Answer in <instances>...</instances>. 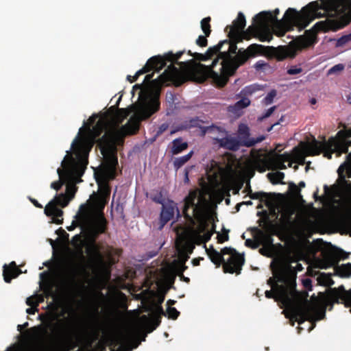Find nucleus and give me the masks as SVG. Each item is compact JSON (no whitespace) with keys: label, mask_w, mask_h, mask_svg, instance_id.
Wrapping results in <instances>:
<instances>
[{"label":"nucleus","mask_w":351,"mask_h":351,"mask_svg":"<svg viewBox=\"0 0 351 351\" xmlns=\"http://www.w3.org/2000/svg\"><path fill=\"white\" fill-rule=\"evenodd\" d=\"M289 158L290 156L287 154L277 155L276 159V167L280 169H285L287 167L285 165V162L288 161Z\"/></svg>","instance_id":"obj_37"},{"label":"nucleus","mask_w":351,"mask_h":351,"mask_svg":"<svg viewBox=\"0 0 351 351\" xmlns=\"http://www.w3.org/2000/svg\"><path fill=\"white\" fill-rule=\"evenodd\" d=\"M107 229V220L103 213L99 214L95 219L93 225V232L97 236L104 233Z\"/></svg>","instance_id":"obj_27"},{"label":"nucleus","mask_w":351,"mask_h":351,"mask_svg":"<svg viewBox=\"0 0 351 351\" xmlns=\"http://www.w3.org/2000/svg\"><path fill=\"white\" fill-rule=\"evenodd\" d=\"M141 319L147 324L148 331L149 332L154 330L161 323L160 315H155L152 319H149L147 315H143Z\"/></svg>","instance_id":"obj_32"},{"label":"nucleus","mask_w":351,"mask_h":351,"mask_svg":"<svg viewBox=\"0 0 351 351\" xmlns=\"http://www.w3.org/2000/svg\"><path fill=\"white\" fill-rule=\"evenodd\" d=\"M154 75V73L147 75L145 77L144 83L154 86H164L172 83L175 86H179L186 81L180 69L173 64L169 65L165 71L155 80H152Z\"/></svg>","instance_id":"obj_10"},{"label":"nucleus","mask_w":351,"mask_h":351,"mask_svg":"<svg viewBox=\"0 0 351 351\" xmlns=\"http://www.w3.org/2000/svg\"><path fill=\"white\" fill-rule=\"evenodd\" d=\"M336 182L328 186H324V195H318V189L313 193L315 201L322 204H336L337 220L350 237H351V152L348 153L346 161L338 169Z\"/></svg>","instance_id":"obj_4"},{"label":"nucleus","mask_w":351,"mask_h":351,"mask_svg":"<svg viewBox=\"0 0 351 351\" xmlns=\"http://www.w3.org/2000/svg\"><path fill=\"white\" fill-rule=\"evenodd\" d=\"M344 67L345 66L343 64H336V65L333 66L332 67H331L328 71V75H332V74L338 73L339 72L343 71L344 69Z\"/></svg>","instance_id":"obj_49"},{"label":"nucleus","mask_w":351,"mask_h":351,"mask_svg":"<svg viewBox=\"0 0 351 351\" xmlns=\"http://www.w3.org/2000/svg\"><path fill=\"white\" fill-rule=\"evenodd\" d=\"M160 101L156 97L147 95L143 98L141 95L140 101L126 108H117L114 113H110V119L114 118L121 123L130 114L134 113L128 123L122 127L128 134H134L139 129V121L149 118L160 109Z\"/></svg>","instance_id":"obj_5"},{"label":"nucleus","mask_w":351,"mask_h":351,"mask_svg":"<svg viewBox=\"0 0 351 351\" xmlns=\"http://www.w3.org/2000/svg\"><path fill=\"white\" fill-rule=\"evenodd\" d=\"M26 304L30 307H37L38 302H36V295L27 298L26 300Z\"/></svg>","instance_id":"obj_57"},{"label":"nucleus","mask_w":351,"mask_h":351,"mask_svg":"<svg viewBox=\"0 0 351 351\" xmlns=\"http://www.w3.org/2000/svg\"><path fill=\"white\" fill-rule=\"evenodd\" d=\"M227 32L229 40H227L228 43L225 44L228 45V49L226 51L220 53V56H221V58H232L230 54L236 53L237 50V44L241 41L238 40L239 38L236 36V34L234 32L232 29L228 28Z\"/></svg>","instance_id":"obj_22"},{"label":"nucleus","mask_w":351,"mask_h":351,"mask_svg":"<svg viewBox=\"0 0 351 351\" xmlns=\"http://www.w3.org/2000/svg\"><path fill=\"white\" fill-rule=\"evenodd\" d=\"M84 140L83 139H75V141L72 143V147L74 149L80 150L82 149L84 146Z\"/></svg>","instance_id":"obj_53"},{"label":"nucleus","mask_w":351,"mask_h":351,"mask_svg":"<svg viewBox=\"0 0 351 351\" xmlns=\"http://www.w3.org/2000/svg\"><path fill=\"white\" fill-rule=\"evenodd\" d=\"M229 230L225 228L223 229V234H217V240L219 243H223L229 239Z\"/></svg>","instance_id":"obj_48"},{"label":"nucleus","mask_w":351,"mask_h":351,"mask_svg":"<svg viewBox=\"0 0 351 351\" xmlns=\"http://www.w3.org/2000/svg\"><path fill=\"white\" fill-rule=\"evenodd\" d=\"M276 108V106H272L270 108H269L263 116L258 117V120L261 121L263 119L269 117L274 112Z\"/></svg>","instance_id":"obj_59"},{"label":"nucleus","mask_w":351,"mask_h":351,"mask_svg":"<svg viewBox=\"0 0 351 351\" xmlns=\"http://www.w3.org/2000/svg\"><path fill=\"white\" fill-rule=\"evenodd\" d=\"M141 319L147 324L148 331L149 332L154 330L161 323L160 315H155L152 319H149L147 315H143Z\"/></svg>","instance_id":"obj_31"},{"label":"nucleus","mask_w":351,"mask_h":351,"mask_svg":"<svg viewBox=\"0 0 351 351\" xmlns=\"http://www.w3.org/2000/svg\"><path fill=\"white\" fill-rule=\"evenodd\" d=\"M220 253H221L223 257L226 254L230 255L226 262L224 261L223 265L224 273L239 274L245 263L243 255L240 254L235 249L230 247H223Z\"/></svg>","instance_id":"obj_13"},{"label":"nucleus","mask_w":351,"mask_h":351,"mask_svg":"<svg viewBox=\"0 0 351 351\" xmlns=\"http://www.w3.org/2000/svg\"><path fill=\"white\" fill-rule=\"evenodd\" d=\"M171 144V152L173 155H177L182 153L189 147L188 143L186 142H184L181 137L174 139Z\"/></svg>","instance_id":"obj_29"},{"label":"nucleus","mask_w":351,"mask_h":351,"mask_svg":"<svg viewBox=\"0 0 351 351\" xmlns=\"http://www.w3.org/2000/svg\"><path fill=\"white\" fill-rule=\"evenodd\" d=\"M151 199L153 202L163 205L165 204V198L161 191H158L156 193L151 195Z\"/></svg>","instance_id":"obj_43"},{"label":"nucleus","mask_w":351,"mask_h":351,"mask_svg":"<svg viewBox=\"0 0 351 351\" xmlns=\"http://www.w3.org/2000/svg\"><path fill=\"white\" fill-rule=\"evenodd\" d=\"M167 314L169 319H176L180 315V312L175 307L168 306L167 308Z\"/></svg>","instance_id":"obj_42"},{"label":"nucleus","mask_w":351,"mask_h":351,"mask_svg":"<svg viewBox=\"0 0 351 351\" xmlns=\"http://www.w3.org/2000/svg\"><path fill=\"white\" fill-rule=\"evenodd\" d=\"M351 129L341 130L339 131L335 137H331L327 142L321 144L314 139L308 145V151L311 155H319L322 148L328 149L330 153L325 154L328 158H331L332 153H337L340 156L343 153H348V147L351 145Z\"/></svg>","instance_id":"obj_7"},{"label":"nucleus","mask_w":351,"mask_h":351,"mask_svg":"<svg viewBox=\"0 0 351 351\" xmlns=\"http://www.w3.org/2000/svg\"><path fill=\"white\" fill-rule=\"evenodd\" d=\"M86 253L88 255V267L93 271L99 272L106 267V263L104 256L101 252L100 247L95 241L88 244Z\"/></svg>","instance_id":"obj_16"},{"label":"nucleus","mask_w":351,"mask_h":351,"mask_svg":"<svg viewBox=\"0 0 351 351\" xmlns=\"http://www.w3.org/2000/svg\"><path fill=\"white\" fill-rule=\"evenodd\" d=\"M265 296L266 298H275V300L276 301H280L279 300H276V295L275 293V291L274 290V291H271V290H267L265 291Z\"/></svg>","instance_id":"obj_64"},{"label":"nucleus","mask_w":351,"mask_h":351,"mask_svg":"<svg viewBox=\"0 0 351 351\" xmlns=\"http://www.w3.org/2000/svg\"><path fill=\"white\" fill-rule=\"evenodd\" d=\"M75 191H73L70 198L66 194L60 193L56 195L53 199L50 201L45 208V214L47 217H51L53 222L56 224H62L63 223V211L58 207H66L70 199L73 197Z\"/></svg>","instance_id":"obj_12"},{"label":"nucleus","mask_w":351,"mask_h":351,"mask_svg":"<svg viewBox=\"0 0 351 351\" xmlns=\"http://www.w3.org/2000/svg\"><path fill=\"white\" fill-rule=\"evenodd\" d=\"M254 230L256 232V238L258 239L259 242H261L262 245H268L269 246H272V247H274L273 244L274 239L270 235L267 234L258 228H254Z\"/></svg>","instance_id":"obj_30"},{"label":"nucleus","mask_w":351,"mask_h":351,"mask_svg":"<svg viewBox=\"0 0 351 351\" xmlns=\"http://www.w3.org/2000/svg\"><path fill=\"white\" fill-rule=\"evenodd\" d=\"M274 247L272 246L263 245L261 248L259 249V253L267 257H272L274 255Z\"/></svg>","instance_id":"obj_41"},{"label":"nucleus","mask_w":351,"mask_h":351,"mask_svg":"<svg viewBox=\"0 0 351 351\" xmlns=\"http://www.w3.org/2000/svg\"><path fill=\"white\" fill-rule=\"evenodd\" d=\"M207 254L210 261L216 265L217 267H219L221 264H224V258L222 256L221 253L215 250L213 246H210L208 249H206Z\"/></svg>","instance_id":"obj_28"},{"label":"nucleus","mask_w":351,"mask_h":351,"mask_svg":"<svg viewBox=\"0 0 351 351\" xmlns=\"http://www.w3.org/2000/svg\"><path fill=\"white\" fill-rule=\"evenodd\" d=\"M193 57L199 61H206L207 60H209L210 58L208 57V55L206 53V52L204 54L199 53H194Z\"/></svg>","instance_id":"obj_56"},{"label":"nucleus","mask_w":351,"mask_h":351,"mask_svg":"<svg viewBox=\"0 0 351 351\" xmlns=\"http://www.w3.org/2000/svg\"><path fill=\"white\" fill-rule=\"evenodd\" d=\"M201 123H203V121L198 117H193L185 120L176 125L175 128L171 131L170 134L172 135L177 132L186 130L193 128H201Z\"/></svg>","instance_id":"obj_24"},{"label":"nucleus","mask_w":351,"mask_h":351,"mask_svg":"<svg viewBox=\"0 0 351 351\" xmlns=\"http://www.w3.org/2000/svg\"><path fill=\"white\" fill-rule=\"evenodd\" d=\"M228 43V41L227 40H221L218 43V45L209 47L206 51V53L208 55L210 59H211L214 56L217 55L218 53H220V49H221L222 46L224 45V43Z\"/></svg>","instance_id":"obj_36"},{"label":"nucleus","mask_w":351,"mask_h":351,"mask_svg":"<svg viewBox=\"0 0 351 351\" xmlns=\"http://www.w3.org/2000/svg\"><path fill=\"white\" fill-rule=\"evenodd\" d=\"M328 297L330 302L343 304L346 307L350 308L351 312V289L346 291L343 286L331 289Z\"/></svg>","instance_id":"obj_19"},{"label":"nucleus","mask_w":351,"mask_h":351,"mask_svg":"<svg viewBox=\"0 0 351 351\" xmlns=\"http://www.w3.org/2000/svg\"><path fill=\"white\" fill-rule=\"evenodd\" d=\"M97 146L105 158V163L100 171L103 181L101 183H98L99 188L98 195L110 198L111 188L109 185V181L116 178L118 166V159L116 155V147L113 137L105 134L99 140Z\"/></svg>","instance_id":"obj_6"},{"label":"nucleus","mask_w":351,"mask_h":351,"mask_svg":"<svg viewBox=\"0 0 351 351\" xmlns=\"http://www.w3.org/2000/svg\"><path fill=\"white\" fill-rule=\"evenodd\" d=\"M266 66H267V63H266L264 60H258L254 64V68L258 71L264 69Z\"/></svg>","instance_id":"obj_62"},{"label":"nucleus","mask_w":351,"mask_h":351,"mask_svg":"<svg viewBox=\"0 0 351 351\" xmlns=\"http://www.w3.org/2000/svg\"><path fill=\"white\" fill-rule=\"evenodd\" d=\"M80 258L81 263L74 265L66 272L64 276V281L69 287H76L78 285V280L82 276H88L89 272L87 269V266L84 264L85 256L84 255L82 248H79Z\"/></svg>","instance_id":"obj_15"},{"label":"nucleus","mask_w":351,"mask_h":351,"mask_svg":"<svg viewBox=\"0 0 351 351\" xmlns=\"http://www.w3.org/2000/svg\"><path fill=\"white\" fill-rule=\"evenodd\" d=\"M216 140L221 147L230 151H237L241 146H243L241 141L235 137L226 136L221 138H217Z\"/></svg>","instance_id":"obj_23"},{"label":"nucleus","mask_w":351,"mask_h":351,"mask_svg":"<svg viewBox=\"0 0 351 351\" xmlns=\"http://www.w3.org/2000/svg\"><path fill=\"white\" fill-rule=\"evenodd\" d=\"M322 255L325 267L336 266L341 260H344L348 257V255L346 256L343 250L331 245L322 251Z\"/></svg>","instance_id":"obj_17"},{"label":"nucleus","mask_w":351,"mask_h":351,"mask_svg":"<svg viewBox=\"0 0 351 351\" xmlns=\"http://www.w3.org/2000/svg\"><path fill=\"white\" fill-rule=\"evenodd\" d=\"M169 128V124L167 123H164L161 124L156 132V136H158L161 135L163 132H165Z\"/></svg>","instance_id":"obj_60"},{"label":"nucleus","mask_w":351,"mask_h":351,"mask_svg":"<svg viewBox=\"0 0 351 351\" xmlns=\"http://www.w3.org/2000/svg\"><path fill=\"white\" fill-rule=\"evenodd\" d=\"M276 96V90H271L263 99V102L265 105H269L271 104L274 97Z\"/></svg>","instance_id":"obj_45"},{"label":"nucleus","mask_w":351,"mask_h":351,"mask_svg":"<svg viewBox=\"0 0 351 351\" xmlns=\"http://www.w3.org/2000/svg\"><path fill=\"white\" fill-rule=\"evenodd\" d=\"M187 269L184 261H180L178 266V272L179 274L182 275L183 272Z\"/></svg>","instance_id":"obj_63"},{"label":"nucleus","mask_w":351,"mask_h":351,"mask_svg":"<svg viewBox=\"0 0 351 351\" xmlns=\"http://www.w3.org/2000/svg\"><path fill=\"white\" fill-rule=\"evenodd\" d=\"M250 128L245 123H240L238 128V136L239 141H241L243 146L251 147L265 139L264 136H260L256 138H250Z\"/></svg>","instance_id":"obj_20"},{"label":"nucleus","mask_w":351,"mask_h":351,"mask_svg":"<svg viewBox=\"0 0 351 351\" xmlns=\"http://www.w3.org/2000/svg\"><path fill=\"white\" fill-rule=\"evenodd\" d=\"M322 16H326V19L316 23L300 38L302 47H308L315 45L317 42V35L320 32L337 31L349 24L351 22V0L315 1L303 7L300 12L289 8L280 20L272 16L270 11H263L254 16L253 24L246 30H244L245 17L240 12L237 18L232 21V25H227L224 31L228 32V28L232 29L239 41L249 40L254 37L261 42H269L273 39L269 27L274 23L278 29L276 34L282 36L294 27L304 29L315 19Z\"/></svg>","instance_id":"obj_1"},{"label":"nucleus","mask_w":351,"mask_h":351,"mask_svg":"<svg viewBox=\"0 0 351 351\" xmlns=\"http://www.w3.org/2000/svg\"><path fill=\"white\" fill-rule=\"evenodd\" d=\"M302 71V69L300 67L298 66H292L288 69L287 73L289 75H296L300 73Z\"/></svg>","instance_id":"obj_61"},{"label":"nucleus","mask_w":351,"mask_h":351,"mask_svg":"<svg viewBox=\"0 0 351 351\" xmlns=\"http://www.w3.org/2000/svg\"><path fill=\"white\" fill-rule=\"evenodd\" d=\"M340 270H341L340 272L341 274L346 275L348 276H350L351 275V263H348L345 265H342L341 267L339 268Z\"/></svg>","instance_id":"obj_51"},{"label":"nucleus","mask_w":351,"mask_h":351,"mask_svg":"<svg viewBox=\"0 0 351 351\" xmlns=\"http://www.w3.org/2000/svg\"><path fill=\"white\" fill-rule=\"evenodd\" d=\"M259 55H271L278 60H282L287 58H294L295 51L285 46L266 47L254 43L245 50L239 49L233 58L218 57L213 60L211 65L205 66L200 64L199 66L206 70L207 75L211 77L218 86L223 87L227 84L229 77L235 73L241 65L245 64L250 58Z\"/></svg>","instance_id":"obj_3"},{"label":"nucleus","mask_w":351,"mask_h":351,"mask_svg":"<svg viewBox=\"0 0 351 351\" xmlns=\"http://www.w3.org/2000/svg\"><path fill=\"white\" fill-rule=\"evenodd\" d=\"M185 53V51H180L176 53H173L171 51H169L165 53L164 56H161V58L164 60L165 66L167 65V62H170L171 64H176L178 65L180 69L187 74L191 77L195 79L197 75L201 73V71L194 67H193L192 64H193V60H190L189 61L184 62H179L178 60L182 57V56Z\"/></svg>","instance_id":"obj_14"},{"label":"nucleus","mask_w":351,"mask_h":351,"mask_svg":"<svg viewBox=\"0 0 351 351\" xmlns=\"http://www.w3.org/2000/svg\"><path fill=\"white\" fill-rule=\"evenodd\" d=\"M200 191L198 189L191 190L184 199L183 215L186 220L193 222V217L199 219L202 214L199 203Z\"/></svg>","instance_id":"obj_11"},{"label":"nucleus","mask_w":351,"mask_h":351,"mask_svg":"<svg viewBox=\"0 0 351 351\" xmlns=\"http://www.w3.org/2000/svg\"><path fill=\"white\" fill-rule=\"evenodd\" d=\"M249 193L248 195L252 199H260L261 202H265V204L269 203L270 194L265 192H255L253 193L251 190L250 185L248 184Z\"/></svg>","instance_id":"obj_33"},{"label":"nucleus","mask_w":351,"mask_h":351,"mask_svg":"<svg viewBox=\"0 0 351 351\" xmlns=\"http://www.w3.org/2000/svg\"><path fill=\"white\" fill-rule=\"evenodd\" d=\"M136 89H138V90H141L140 95H139V97H138V99H140V96H141V95L142 96V97H143V98L147 95V96H149V97H156L159 99V98H158V97L157 95H154V96H153V95H149V94H144V93H143L142 90H141V89H142V84H135V85L133 86L132 92L133 95H134V90H136Z\"/></svg>","instance_id":"obj_55"},{"label":"nucleus","mask_w":351,"mask_h":351,"mask_svg":"<svg viewBox=\"0 0 351 351\" xmlns=\"http://www.w3.org/2000/svg\"><path fill=\"white\" fill-rule=\"evenodd\" d=\"M317 280L319 284L323 285L324 286L330 287L334 284L330 275H322L318 277Z\"/></svg>","instance_id":"obj_39"},{"label":"nucleus","mask_w":351,"mask_h":351,"mask_svg":"<svg viewBox=\"0 0 351 351\" xmlns=\"http://www.w3.org/2000/svg\"><path fill=\"white\" fill-rule=\"evenodd\" d=\"M267 177L273 184H276L278 183H282V181L285 178V174L280 171L268 173Z\"/></svg>","instance_id":"obj_35"},{"label":"nucleus","mask_w":351,"mask_h":351,"mask_svg":"<svg viewBox=\"0 0 351 351\" xmlns=\"http://www.w3.org/2000/svg\"><path fill=\"white\" fill-rule=\"evenodd\" d=\"M250 104V100L248 98L244 97L238 101L235 104V108L237 109H242L247 107Z\"/></svg>","instance_id":"obj_47"},{"label":"nucleus","mask_w":351,"mask_h":351,"mask_svg":"<svg viewBox=\"0 0 351 351\" xmlns=\"http://www.w3.org/2000/svg\"><path fill=\"white\" fill-rule=\"evenodd\" d=\"M165 67L164 60H162L161 56H155L150 58L145 65L140 70H138L133 76V80H130L131 75L127 76V80L133 83L136 81L138 77L144 73H148L151 70H154L156 72L159 73Z\"/></svg>","instance_id":"obj_18"},{"label":"nucleus","mask_w":351,"mask_h":351,"mask_svg":"<svg viewBox=\"0 0 351 351\" xmlns=\"http://www.w3.org/2000/svg\"><path fill=\"white\" fill-rule=\"evenodd\" d=\"M193 152L191 151L186 155L182 156L181 157L176 158L173 160V167L178 170L181 168L184 165H185L193 156Z\"/></svg>","instance_id":"obj_34"},{"label":"nucleus","mask_w":351,"mask_h":351,"mask_svg":"<svg viewBox=\"0 0 351 351\" xmlns=\"http://www.w3.org/2000/svg\"><path fill=\"white\" fill-rule=\"evenodd\" d=\"M110 198L104 197L101 195H97L95 198V203L101 209H104L106 204L108 202Z\"/></svg>","instance_id":"obj_46"},{"label":"nucleus","mask_w":351,"mask_h":351,"mask_svg":"<svg viewBox=\"0 0 351 351\" xmlns=\"http://www.w3.org/2000/svg\"><path fill=\"white\" fill-rule=\"evenodd\" d=\"M88 165L86 159L81 158L75 161L72 156L66 155L61 162L62 168L57 169L59 180L51 184V187L56 191H59L64 184L65 177L80 178L84 173Z\"/></svg>","instance_id":"obj_8"},{"label":"nucleus","mask_w":351,"mask_h":351,"mask_svg":"<svg viewBox=\"0 0 351 351\" xmlns=\"http://www.w3.org/2000/svg\"><path fill=\"white\" fill-rule=\"evenodd\" d=\"M274 278H270L267 283L272 287L279 300L286 306H293V317L299 324L308 320H320L325 317V310L310 304L307 300L308 292H300L296 289V273L290 265L278 263L271 265Z\"/></svg>","instance_id":"obj_2"},{"label":"nucleus","mask_w":351,"mask_h":351,"mask_svg":"<svg viewBox=\"0 0 351 351\" xmlns=\"http://www.w3.org/2000/svg\"><path fill=\"white\" fill-rule=\"evenodd\" d=\"M210 21L211 18L210 16L204 18L201 21V28L204 34L206 35V36H209L211 33V29H210Z\"/></svg>","instance_id":"obj_38"},{"label":"nucleus","mask_w":351,"mask_h":351,"mask_svg":"<svg viewBox=\"0 0 351 351\" xmlns=\"http://www.w3.org/2000/svg\"><path fill=\"white\" fill-rule=\"evenodd\" d=\"M302 285L307 291L312 290V280L310 278H306L303 279Z\"/></svg>","instance_id":"obj_58"},{"label":"nucleus","mask_w":351,"mask_h":351,"mask_svg":"<svg viewBox=\"0 0 351 351\" xmlns=\"http://www.w3.org/2000/svg\"><path fill=\"white\" fill-rule=\"evenodd\" d=\"M350 40H351V34L343 36L337 40V45L339 47L343 46L344 44H346L347 42H348Z\"/></svg>","instance_id":"obj_52"},{"label":"nucleus","mask_w":351,"mask_h":351,"mask_svg":"<svg viewBox=\"0 0 351 351\" xmlns=\"http://www.w3.org/2000/svg\"><path fill=\"white\" fill-rule=\"evenodd\" d=\"M207 37L205 34L204 36H199L196 40V44L201 47H206L208 45Z\"/></svg>","instance_id":"obj_50"},{"label":"nucleus","mask_w":351,"mask_h":351,"mask_svg":"<svg viewBox=\"0 0 351 351\" xmlns=\"http://www.w3.org/2000/svg\"><path fill=\"white\" fill-rule=\"evenodd\" d=\"M162 210L160 215V228L173 219L175 211L177 210L178 215H180V211L178 208L177 204L172 200H169L167 203L162 205Z\"/></svg>","instance_id":"obj_21"},{"label":"nucleus","mask_w":351,"mask_h":351,"mask_svg":"<svg viewBox=\"0 0 351 351\" xmlns=\"http://www.w3.org/2000/svg\"><path fill=\"white\" fill-rule=\"evenodd\" d=\"M44 293L47 298L53 295V286L51 284H47L43 289Z\"/></svg>","instance_id":"obj_54"},{"label":"nucleus","mask_w":351,"mask_h":351,"mask_svg":"<svg viewBox=\"0 0 351 351\" xmlns=\"http://www.w3.org/2000/svg\"><path fill=\"white\" fill-rule=\"evenodd\" d=\"M245 245L246 247H250L251 249H257L261 245V242H259L258 239L256 238V234L254 236V239H248L245 241Z\"/></svg>","instance_id":"obj_40"},{"label":"nucleus","mask_w":351,"mask_h":351,"mask_svg":"<svg viewBox=\"0 0 351 351\" xmlns=\"http://www.w3.org/2000/svg\"><path fill=\"white\" fill-rule=\"evenodd\" d=\"M121 99V96H120L118 99L116 105L110 107L108 112L102 114L97 122L96 120L99 117L98 114H94L89 117L88 120L90 125L88 128V136L92 141V144L95 142L98 143L99 140L101 138L100 136L104 132V134L103 136L105 134H108L112 137V136L110 134L106 132V130L108 128L110 123V113H114L117 109L119 108L118 106L119 105Z\"/></svg>","instance_id":"obj_9"},{"label":"nucleus","mask_w":351,"mask_h":351,"mask_svg":"<svg viewBox=\"0 0 351 351\" xmlns=\"http://www.w3.org/2000/svg\"><path fill=\"white\" fill-rule=\"evenodd\" d=\"M83 206L79 213L75 215V220L73 221L71 226L67 227L69 231L73 230L76 227L80 226L83 229L87 224L88 221V213L86 209L82 210Z\"/></svg>","instance_id":"obj_26"},{"label":"nucleus","mask_w":351,"mask_h":351,"mask_svg":"<svg viewBox=\"0 0 351 351\" xmlns=\"http://www.w3.org/2000/svg\"><path fill=\"white\" fill-rule=\"evenodd\" d=\"M289 188L297 199H302V196L300 193V189L295 184L290 183Z\"/></svg>","instance_id":"obj_44"},{"label":"nucleus","mask_w":351,"mask_h":351,"mask_svg":"<svg viewBox=\"0 0 351 351\" xmlns=\"http://www.w3.org/2000/svg\"><path fill=\"white\" fill-rule=\"evenodd\" d=\"M21 274V271L14 261L11 262L9 265L3 266V276L7 283H10L13 278H16Z\"/></svg>","instance_id":"obj_25"}]
</instances>
